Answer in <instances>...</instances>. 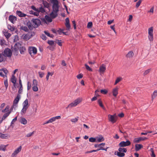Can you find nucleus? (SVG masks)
<instances>
[{"mask_svg":"<svg viewBox=\"0 0 157 157\" xmlns=\"http://www.w3.org/2000/svg\"><path fill=\"white\" fill-rule=\"evenodd\" d=\"M85 66L86 67V69L89 71H92V70L91 68H90V67L86 64H85Z\"/></svg>","mask_w":157,"mask_h":157,"instance_id":"nucleus-58","label":"nucleus"},{"mask_svg":"<svg viewBox=\"0 0 157 157\" xmlns=\"http://www.w3.org/2000/svg\"><path fill=\"white\" fill-rule=\"evenodd\" d=\"M42 3L45 8H48L49 7V4L46 1L43 0Z\"/></svg>","mask_w":157,"mask_h":157,"instance_id":"nucleus-25","label":"nucleus"},{"mask_svg":"<svg viewBox=\"0 0 157 157\" xmlns=\"http://www.w3.org/2000/svg\"><path fill=\"white\" fill-rule=\"evenodd\" d=\"M100 92L101 93L103 94H106L108 92L107 91V90H100Z\"/></svg>","mask_w":157,"mask_h":157,"instance_id":"nucleus-54","label":"nucleus"},{"mask_svg":"<svg viewBox=\"0 0 157 157\" xmlns=\"http://www.w3.org/2000/svg\"><path fill=\"white\" fill-rule=\"evenodd\" d=\"M118 151L120 152H123L125 153H126L127 151V150L125 148L121 147H120L118 149Z\"/></svg>","mask_w":157,"mask_h":157,"instance_id":"nucleus-37","label":"nucleus"},{"mask_svg":"<svg viewBox=\"0 0 157 157\" xmlns=\"http://www.w3.org/2000/svg\"><path fill=\"white\" fill-rule=\"evenodd\" d=\"M147 139V138L145 137H140L138 138H136L134 140V142L135 143H139L140 141L144 140H146Z\"/></svg>","mask_w":157,"mask_h":157,"instance_id":"nucleus-14","label":"nucleus"},{"mask_svg":"<svg viewBox=\"0 0 157 157\" xmlns=\"http://www.w3.org/2000/svg\"><path fill=\"white\" fill-rule=\"evenodd\" d=\"M11 81L12 82L13 84L16 83V77L14 75H12V77L11 78Z\"/></svg>","mask_w":157,"mask_h":157,"instance_id":"nucleus-31","label":"nucleus"},{"mask_svg":"<svg viewBox=\"0 0 157 157\" xmlns=\"http://www.w3.org/2000/svg\"><path fill=\"white\" fill-rule=\"evenodd\" d=\"M6 59V58L3 54V53H0V62L5 61Z\"/></svg>","mask_w":157,"mask_h":157,"instance_id":"nucleus-20","label":"nucleus"},{"mask_svg":"<svg viewBox=\"0 0 157 157\" xmlns=\"http://www.w3.org/2000/svg\"><path fill=\"white\" fill-rule=\"evenodd\" d=\"M98 102L100 106L104 110H105V109L102 104L101 100L100 99H99L98 101Z\"/></svg>","mask_w":157,"mask_h":157,"instance_id":"nucleus-27","label":"nucleus"},{"mask_svg":"<svg viewBox=\"0 0 157 157\" xmlns=\"http://www.w3.org/2000/svg\"><path fill=\"white\" fill-rule=\"evenodd\" d=\"M6 146L2 145L0 146V151H5Z\"/></svg>","mask_w":157,"mask_h":157,"instance_id":"nucleus-36","label":"nucleus"},{"mask_svg":"<svg viewBox=\"0 0 157 157\" xmlns=\"http://www.w3.org/2000/svg\"><path fill=\"white\" fill-rule=\"evenodd\" d=\"M38 82L36 80L34 79L33 81L32 90L34 92H36L38 90V88L37 86Z\"/></svg>","mask_w":157,"mask_h":157,"instance_id":"nucleus-8","label":"nucleus"},{"mask_svg":"<svg viewBox=\"0 0 157 157\" xmlns=\"http://www.w3.org/2000/svg\"><path fill=\"white\" fill-rule=\"evenodd\" d=\"M92 25V23L91 22H89L87 25V27L88 28H90Z\"/></svg>","mask_w":157,"mask_h":157,"instance_id":"nucleus-56","label":"nucleus"},{"mask_svg":"<svg viewBox=\"0 0 157 157\" xmlns=\"http://www.w3.org/2000/svg\"><path fill=\"white\" fill-rule=\"evenodd\" d=\"M7 27L8 29L11 31H13L14 30V28L10 25H8Z\"/></svg>","mask_w":157,"mask_h":157,"instance_id":"nucleus-45","label":"nucleus"},{"mask_svg":"<svg viewBox=\"0 0 157 157\" xmlns=\"http://www.w3.org/2000/svg\"><path fill=\"white\" fill-rule=\"evenodd\" d=\"M38 13L39 12H41L42 13H44L45 12V10L44 8L41 7H40L39 9H38Z\"/></svg>","mask_w":157,"mask_h":157,"instance_id":"nucleus-43","label":"nucleus"},{"mask_svg":"<svg viewBox=\"0 0 157 157\" xmlns=\"http://www.w3.org/2000/svg\"><path fill=\"white\" fill-rule=\"evenodd\" d=\"M45 18L46 20L48 22H51L52 21V18L50 16L47 15H46L45 16Z\"/></svg>","mask_w":157,"mask_h":157,"instance_id":"nucleus-32","label":"nucleus"},{"mask_svg":"<svg viewBox=\"0 0 157 157\" xmlns=\"http://www.w3.org/2000/svg\"><path fill=\"white\" fill-rule=\"evenodd\" d=\"M142 2V0H139L136 3V8H138L140 5L141 2Z\"/></svg>","mask_w":157,"mask_h":157,"instance_id":"nucleus-46","label":"nucleus"},{"mask_svg":"<svg viewBox=\"0 0 157 157\" xmlns=\"http://www.w3.org/2000/svg\"><path fill=\"white\" fill-rule=\"evenodd\" d=\"M9 20L12 23L17 20V17L13 15H10L9 18Z\"/></svg>","mask_w":157,"mask_h":157,"instance_id":"nucleus-15","label":"nucleus"},{"mask_svg":"<svg viewBox=\"0 0 157 157\" xmlns=\"http://www.w3.org/2000/svg\"><path fill=\"white\" fill-rule=\"evenodd\" d=\"M96 142H100L104 140L105 139L101 136L99 137H97L96 138Z\"/></svg>","mask_w":157,"mask_h":157,"instance_id":"nucleus-17","label":"nucleus"},{"mask_svg":"<svg viewBox=\"0 0 157 157\" xmlns=\"http://www.w3.org/2000/svg\"><path fill=\"white\" fill-rule=\"evenodd\" d=\"M82 101V99L81 98H78L75 99L73 102L70 103L68 106L66 108V109L71 108L73 107L76 106L78 104L80 103Z\"/></svg>","mask_w":157,"mask_h":157,"instance_id":"nucleus-3","label":"nucleus"},{"mask_svg":"<svg viewBox=\"0 0 157 157\" xmlns=\"http://www.w3.org/2000/svg\"><path fill=\"white\" fill-rule=\"evenodd\" d=\"M23 90L22 85H20L19 90H18V92L19 94H21Z\"/></svg>","mask_w":157,"mask_h":157,"instance_id":"nucleus-50","label":"nucleus"},{"mask_svg":"<svg viewBox=\"0 0 157 157\" xmlns=\"http://www.w3.org/2000/svg\"><path fill=\"white\" fill-rule=\"evenodd\" d=\"M5 35L7 38H9L10 37L11 35L10 33H6L5 34Z\"/></svg>","mask_w":157,"mask_h":157,"instance_id":"nucleus-55","label":"nucleus"},{"mask_svg":"<svg viewBox=\"0 0 157 157\" xmlns=\"http://www.w3.org/2000/svg\"><path fill=\"white\" fill-rule=\"evenodd\" d=\"M41 38L44 40H46L47 39V37L44 34H42L40 36Z\"/></svg>","mask_w":157,"mask_h":157,"instance_id":"nucleus-59","label":"nucleus"},{"mask_svg":"<svg viewBox=\"0 0 157 157\" xmlns=\"http://www.w3.org/2000/svg\"><path fill=\"white\" fill-rule=\"evenodd\" d=\"M131 144L130 142L128 140L126 141H122L119 144V146L120 147H124L128 146Z\"/></svg>","mask_w":157,"mask_h":157,"instance_id":"nucleus-9","label":"nucleus"},{"mask_svg":"<svg viewBox=\"0 0 157 157\" xmlns=\"http://www.w3.org/2000/svg\"><path fill=\"white\" fill-rule=\"evenodd\" d=\"M134 55V53L133 52L131 51L129 52L126 55V57H132Z\"/></svg>","mask_w":157,"mask_h":157,"instance_id":"nucleus-29","label":"nucleus"},{"mask_svg":"<svg viewBox=\"0 0 157 157\" xmlns=\"http://www.w3.org/2000/svg\"><path fill=\"white\" fill-rule=\"evenodd\" d=\"M151 71V69H149L148 70H146L144 73L143 75L144 76H145L148 74Z\"/></svg>","mask_w":157,"mask_h":157,"instance_id":"nucleus-47","label":"nucleus"},{"mask_svg":"<svg viewBox=\"0 0 157 157\" xmlns=\"http://www.w3.org/2000/svg\"><path fill=\"white\" fill-rule=\"evenodd\" d=\"M153 27H151L148 29V38L150 42H152L153 40Z\"/></svg>","mask_w":157,"mask_h":157,"instance_id":"nucleus-4","label":"nucleus"},{"mask_svg":"<svg viewBox=\"0 0 157 157\" xmlns=\"http://www.w3.org/2000/svg\"><path fill=\"white\" fill-rule=\"evenodd\" d=\"M2 70V71L3 72V73H4L5 74V76H6V75L7 74V73L8 72L6 68H4Z\"/></svg>","mask_w":157,"mask_h":157,"instance_id":"nucleus-52","label":"nucleus"},{"mask_svg":"<svg viewBox=\"0 0 157 157\" xmlns=\"http://www.w3.org/2000/svg\"><path fill=\"white\" fill-rule=\"evenodd\" d=\"M34 131H33V132H30V133L27 134L26 135V136L27 137H31L34 134Z\"/></svg>","mask_w":157,"mask_h":157,"instance_id":"nucleus-49","label":"nucleus"},{"mask_svg":"<svg viewBox=\"0 0 157 157\" xmlns=\"http://www.w3.org/2000/svg\"><path fill=\"white\" fill-rule=\"evenodd\" d=\"M143 145L141 144H136L135 145V150L137 151L143 147Z\"/></svg>","mask_w":157,"mask_h":157,"instance_id":"nucleus-23","label":"nucleus"},{"mask_svg":"<svg viewBox=\"0 0 157 157\" xmlns=\"http://www.w3.org/2000/svg\"><path fill=\"white\" fill-rule=\"evenodd\" d=\"M108 116L109 121L113 123H114L116 122L117 119L116 118V115L115 114L113 115L109 114Z\"/></svg>","mask_w":157,"mask_h":157,"instance_id":"nucleus-10","label":"nucleus"},{"mask_svg":"<svg viewBox=\"0 0 157 157\" xmlns=\"http://www.w3.org/2000/svg\"><path fill=\"white\" fill-rule=\"evenodd\" d=\"M27 25L29 29L30 30H32L34 28L32 24L31 21L30 22L29 21L27 23Z\"/></svg>","mask_w":157,"mask_h":157,"instance_id":"nucleus-18","label":"nucleus"},{"mask_svg":"<svg viewBox=\"0 0 157 157\" xmlns=\"http://www.w3.org/2000/svg\"><path fill=\"white\" fill-rule=\"evenodd\" d=\"M151 157H155V155L154 153L153 148H151Z\"/></svg>","mask_w":157,"mask_h":157,"instance_id":"nucleus-51","label":"nucleus"},{"mask_svg":"<svg viewBox=\"0 0 157 157\" xmlns=\"http://www.w3.org/2000/svg\"><path fill=\"white\" fill-rule=\"evenodd\" d=\"M105 145V144L104 143H102L101 144H95L94 145L95 147H99L100 148L101 147H103Z\"/></svg>","mask_w":157,"mask_h":157,"instance_id":"nucleus-33","label":"nucleus"},{"mask_svg":"<svg viewBox=\"0 0 157 157\" xmlns=\"http://www.w3.org/2000/svg\"><path fill=\"white\" fill-rule=\"evenodd\" d=\"M3 54L6 58L7 57H10L12 55V52L10 48H7L4 50Z\"/></svg>","mask_w":157,"mask_h":157,"instance_id":"nucleus-7","label":"nucleus"},{"mask_svg":"<svg viewBox=\"0 0 157 157\" xmlns=\"http://www.w3.org/2000/svg\"><path fill=\"white\" fill-rule=\"evenodd\" d=\"M31 8L34 11L38 12V9H36L34 6H31Z\"/></svg>","mask_w":157,"mask_h":157,"instance_id":"nucleus-62","label":"nucleus"},{"mask_svg":"<svg viewBox=\"0 0 157 157\" xmlns=\"http://www.w3.org/2000/svg\"><path fill=\"white\" fill-rule=\"evenodd\" d=\"M21 96L19 94H17V97L14 99L13 102V106L11 107V109H13L14 107V108H15L16 107H17V104L19 101V100L20 99Z\"/></svg>","mask_w":157,"mask_h":157,"instance_id":"nucleus-6","label":"nucleus"},{"mask_svg":"<svg viewBox=\"0 0 157 157\" xmlns=\"http://www.w3.org/2000/svg\"><path fill=\"white\" fill-rule=\"evenodd\" d=\"M21 146L16 149L12 154L11 157H16L17 155L21 151Z\"/></svg>","mask_w":157,"mask_h":157,"instance_id":"nucleus-12","label":"nucleus"},{"mask_svg":"<svg viewBox=\"0 0 157 157\" xmlns=\"http://www.w3.org/2000/svg\"><path fill=\"white\" fill-rule=\"evenodd\" d=\"M21 29L26 32H28L29 30L27 27L26 26H22L21 27Z\"/></svg>","mask_w":157,"mask_h":157,"instance_id":"nucleus-39","label":"nucleus"},{"mask_svg":"<svg viewBox=\"0 0 157 157\" xmlns=\"http://www.w3.org/2000/svg\"><path fill=\"white\" fill-rule=\"evenodd\" d=\"M10 112H7V113H5V114H4L3 115L2 117V119L3 120H5L6 118L8 116H9V115H10Z\"/></svg>","mask_w":157,"mask_h":157,"instance_id":"nucleus-34","label":"nucleus"},{"mask_svg":"<svg viewBox=\"0 0 157 157\" xmlns=\"http://www.w3.org/2000/svg\"><path fill=\"white\" fill-rule=\"evenodd\" d=\"M121 80V79L119 78H117L115 82L114 83V85H116L117 84L118 82H119Z\"/></svg>","mask_w":157,"mask_h":157,"instance_id":"nucleus-63","label":"nucleus"},{"mask_svg":"<svg viewBox=\"0 0 157 157\" xmlns=\"http://www.w3.org/2000/svg\"><path fill=\"white\" fill-rule=\"evenodd\" d=\"M14 49L16 51L19 49L20 53L22 54L24 53L26 50L25 47L23 46H21V44L18 42L17 43L15 44L14 46Z\"/></svg>","mask_w":157,"mask_h":157,"instance_id":"nucleus-1","label":"nucleus"},{"mask_svg":"<svg viewBox=\"0 0 157 157\" xmlns=\"http://www.w3.org/2000/svg\"><path fill=\"white\" fill-rule=\"evenodd\" d=\"M29 13L31 14H33L36 16L39 15V13L38 12H34L33 11L31 10L29 11Z\"/></svg>","mask_w":157,"mask_h":157,"instance_id":"nucleus-35","label":"nucleus"},{"mask_svg":"<svg viewBox=\"0 0 157 157\" xmlns=\"http://www.w3.org/2000/svg\"><path fill=\"white\" fill-rule=\"evenodd\" d=\"M50 1L53 4L52 11L58 13L59 11V8L58 1L57 0H50Z\"/></svg>","mask_w":157,"mask_h":157,"instance_id":"nucleus-2","label":"nucleus"},{"mask_svg":"<svg viewBox=\"0 0 157 157\" xmlns=\"http://www.w3.org/2000/svg\"><path fill=\"white\" fill-rule=\"evenodd\" d=\"M23 107L28 108L29 106L28 105V100L26 99L23 103Z\"/></svg>","mask_w":157,"mask_h":157,"instance_id":"nucleus-24","label":"nucleus"},{"mask_svg":"<svg viewBox=\"0 0 157 157\" xmlns=\"http://www.w3.org/2000/svg\"><path fill=\"white\" fill-rule=\"evenodd\" d=\"M31 84L29 82H27V90H29L31 88Z\"/></svg>","mask_w":157,"mask_h":157,"instance_id":"nucleus-61","label":"nucleus"},{"mask_svg":"<svg viewBox=\"0 0 157 157\" xmlns=\"http://www.w3.org/2000/svg\"><path fill=\"white\" fill-rule=\"evenodd\" d=\"M105 65L104 64H102L99 67V72L101 73H103L106 70Z\"/></svg>","mask_w":157,"mask_h":157,"instance_id":"nucleus-13","label":"nucleus"},{"mask_svg":"<svg viewBox=\"0 0 157 157\" xmlns=\"http://www.w3.org/2000/svg\"><path fill=\"white\" fill-rule=\"evenodd\" d=\"M58 13L54 12L52 11V12L49 14V16L52 19L56 18L58 16Z\"/></svg>","mask_w":157,"mask_h":157,"instance_id":"nucleus-16","label":"nucleus"},{"mask_svg":"<svg viewBox=\"0 0 157 157\" xmlns=\"http://www.w3.org/2000/svg\"><path fill=\"white\" fill-rule=\"evenodd\" d=\"M117 155L120 157H122L125 155V154L124 153H122L121 152H117Z\"/></svg>","mask_w":157,"mask_h":157,"instance_id":"nucleus-41","label":"nucleus"},{"mask_svg":"<svg viewBox=\"0 0 157 157\" xmlns=\"http://www.w3.org/2000/svg\"><path fill=\"white\" fill-rule=\"evenodd\" d=\"M9 106L8 105L7 106L5 109L2 110V113H5L6 112L8 111L9 110Z\"/></svg>","mask_w":157,"mask_h":157,"instance_id":"nucleus-48","label":"nucleus"},{"mask_svg":"<svg viewBox=\"0 0 157 157\" xmlns=\"http://www.w3.org/2000/svg\"><path fill=\"white\" fill-rule=\"evenodd\" d=\"M157 96V90H155L153 93L151 95L152 101Z\"/></svg>","mask_w":157,"mask_h":157,"instance_id":"nucleus-26","label":"nucleus"},{"mask_svg":"<svg viewBox=\"0 0 157 157\" xmlns=\"http://www.w3.org/2000/svg\"><path fill=\"white\" fill-rule=\"evenodd\" d=\"M23 38L24 39L26 40H29L30 38V37H29V35H28V34L25 35L24 36Z\"/></svg>","mask_w":157,"mask_h":157,"instance_id":"nucleus-60","label":"nucleus"},{"mask_svg":"<svg viewBox=\"0 0 157 157\" xmlns=\"http://www.w3.org/2000/svg\"><path fill=\"white\" fill-rule=\"evenodd\" d=\"M0 137L2 139H7V134H4L0 133Z\"/></svg>","mask_w":157,"mask_h":157,"instance_id":"nucleus-30","label":"nucleus"},{"mask_svg":"<svg viewBox=\"0 0 157 157\" xmlns=\"http://www.w3.org/2000/svg\"><path fill=\"white\" fill-rule=\"evenodd\" d=\"M79 118V117H77L75 118H73L71 120V121L73 123H75L78 120Z\"/></svg>","mask_w":157,"mask_h":157,"instance_id":"nucleus-38","label":"nucleus"},{"mask_svg":"<svg viewBox=\"0 0 157 157\" xmlns=\"http://www.w3.org/2000/svg\"><path fill=\"white\" fill-rule=\"evenodd\" d=\"M48 43L50 45L54 46L55 42L54 41L52 40H48Z\"/></svg>","mask_w":157,"mask_h":157,"instance_id":"nucleus-42","label":"nucleus"},{"mask_svg":"<svg viewBox=\"0 0 157 157\" xmlns=\"http://www.w3.org/2000/svg\"><path fill=\"white\" fill-rule=\"evenodd\" d=\"M66 28H67V30H69L70 28H71V25L70 23L67 24H65Z\"/></svg>","mask_w":157,"mask_h":157,"instance_id":"nucleus-53","label":"nucleus"},{"mask_svg":"<svg viewBox=\"0 0 157 157\" xmlns=\"http://www.w3.org/2000/svg\"><path fill=\"white\" fill-rule=\"evenodd\" d=\"M38 74L40 77L42 78L44 75V73L41 72H39Z\"/></svg>","mask_w":157,"mask_h":157,"instance_id":"nucleus-57","label":"nucleus"},{"mask_svg":"<svg viewBox=\"0 0 157 157\" xmlns=\"http://www.w3.org/2000/svg\"><path fill=\"white\" fill-rule=\"evenodd\" d=\"M20 122L22 124L24 125L26 124L27 123V120L24 117H21Z\"/></svg>","mask_w":157,"mask_h":157,"instance_id":"nucleus-21","label":"nucleus"},{"mask_svg":"<svg viewBox=\"0 0 157 157\" xmlns=\"http://www.w3.org/2000/svg\"><path fill=\"white\" fill-rule=\"evenodd\" d=\"M63 29H59L57 31V32L59 34L61 35L63 31Z\"/></svg>","mask_w":157,"mask_h":157,"instance_id":"nucleus-64","label":"nucleus"},{"mask_svg":"<svg viewBox=\"0 0 157 157\" xmlns=\"http://www.w3.org/2000/svg\"><path fill=\"white\" fill-rule=\"evenodd\" d=\"M118 88L117 87L114 88L113 90V94L114 97H116L118 94Z\"/></svg>","mask_w":157,"mask_h":157,"instance_id":"nucleus-22","label":"nucleus"},{"mask_svg":"<svg viewBox=\"0 0 157 157\" xmlns=\"http://www.w3.org/2000/svg\"><path fill=\"white\" fill-rule=\"evenodd\" d=\"M29 52L31 55H32V54L35 55L37 53V49L35 47H30L29 49Z\"/></svg>","mask_w":157,"mask_h":157,"instance_id":"nucleus-11","label":"nucleus"},{"mask_svg":"<svg viewBox=\"0 0 157 157\" xmlns=\"http://www.w3.org/2000/svg\"><path fill=\"white\" fill-rule=\"evenodd\" d=\"M89 141L91 142H96V138L94 137H90L89 138Z\"/></svg>","mask_w":157,"mask_h":157,"instance_id":"nucleus-44","label":"nucleus"},{"mask_svg":"<svg viewBox=\"0 0 157 157\" xmlns=\"http://www.w3.org/2000/svg\"><path fill=\"white\" fill-rule=\"evenodd\" d=\"M27 109H28V108H27L23 107V108L21 111V113L22 115L23 113L24 114L26 112Z\"/></svg>","mask_w":157,"mask_h":157,"instance_id":"nucleus-40","label":"nucleus"},{"mask_svg":"<svg viewBox=\"0 0 157 157\" xmlns=\"http://www.w3.org/2000/svg\"><path fill=\"white\" fill-rule=\"evenodd\" d=\"M17 14L21 17H24L26 16V14L22 13V12L17 10L16 12Z\"/></svg>","mask_w":157,"mask_h":157,"instance_id":"nucleus-19","label":"nucleus"},{"mask_svg":"<svg viewBox=\"0 0 157 157\" xmlns=\"http://www.w3.org/2000/svg\"><path fill=\"white\" fill-rule=\"evenodd\" d=\"M61 117L60 116L54 117L50 118L52 122L55 121L56 119H60Z\"/></svg>","mask_w":157,"mask_h":157,"instance_id":"nucleus-28","label":"nucleus"},{"mask_svg":"<svg viewBox=\"0 0 157 157\" xmlns=\"http://www.w3.org/2000/svg\"><path fill=\"white\" fill-rule=\"evenodd\" d=\"M31 22L34 28H37L41 24V21L38 19H33Z\"/></svg>","mask_w":157,"mask_h":157,"instance_id":"nucleus-5","label":"nucleus"}]
</instances>
